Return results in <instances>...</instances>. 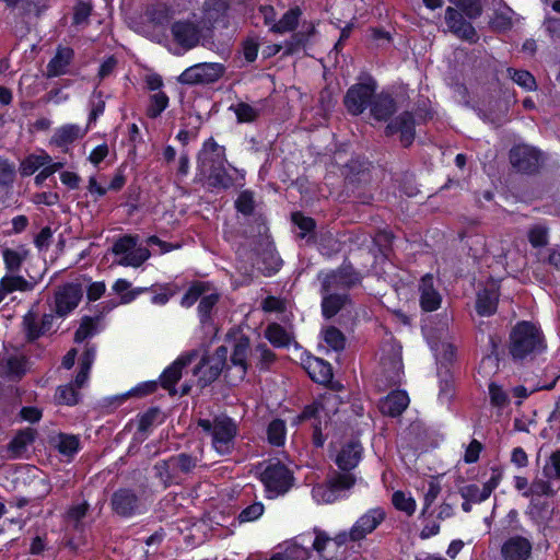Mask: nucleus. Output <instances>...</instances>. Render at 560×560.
<instances>
[{"label":"nucleus","instance_id":"9d476101","mask_svg":"<svg viewBox=\"0 0 560 560\" xmlns=\"http://www.w3.org/2000/svg\"><path fill=\"white\" fill-rule=\"evenodd\" d=\"M224 73V67L218 62H202L187 68L178 77L183 84H208L218 81Z\"/></svg>","mask_w":560,"mask_h":560},{"label":"nucleus","instance_id":"39448f33","mask_svg":"<svg viewBox=\"0 0 560 560\" xmlns=\"http://www.w3.org/2000/svg\"><path fill=\"white\" fill-rule=\"evenodd\" d=\"M199 425L211 435V444L218 455L232 454L237 435L235 421L229 417H217L213 421L200 420Z\"/></svg>","mask_w":560,"mask_h":560},{"label":"nucleus","instance_id":"603ef678","mask_svg":"<svg viewBox=\"0 0 560 560\" xmlns=\"http://www.w3.org/2000/svg\"><path fill=\"white\" fill-rule=\"evenodd\" d=\"M218 300H219L218 293L210 291V290L202 295V298L200 299L199 305H198V314H199L201 323H205L208 319V317H209L213 306L217 304Z\"/></svg>","mask_w":560,"mask_h":560},{"label":"nucleus","instance_id":"393cba45","mask_svg":"<svg viewBox=\"0 0 560 560\" xmlns=\"http://www.w3.org/2000/svg\"><path fill=\"white\" fill-rule=\"evenodd\" d=\"M410 405L406 389H392L387 393V418H399Z\"/></svg>","mask_w":560,"mask_h":560},{"label":"nucleus","instance_id":"412c9836","mask_svg":"<svg viewBox=\"0 0 560 560\" xmlns=\"http://www.w3.org/2000/svg\"><path fill=\"white\" fill-rule=\"evenodd\" d=\"M500 292L498 288L485 287L478 290L476 295L475 310L481 317H490L498 311Z\"/></svg>","mask_w":560,"mask_h":560},{"label":"nucleus","instance_id":"20e7f679","mask_svg":"<svg viewBox=\"0 0 560 560\" xmlns=\"http://www.w3.org/2000/svg\"><path fill=\"white\" fill-rule=\"evenodd\" d=\"M225 162L223 147L211 139L203 143L198 155V170L202 176L208 177L214 187L226 188L232 185V178L224 166Z\"/></svg>","mask_w":560,"mask_h":560},{"label":"nucleus","instance_id":"c85d7f7f","mask_svg":"<svg viewBox=\"0 0 560 560\" xmlns=\"http://www.w3.org/2000/svg\"><path fill=\"white\" fill-rule=\"evenodd\" d=\"M73 58V50L68 47H60L54 58L47 65L48 77H59L67 72L68 66Z\"/></svg>","mask_w":560,"mask_h":560},{"label":"nucleus","instance_id":"680f3d73","mask_svg":"<svg viewBox=\"0 0 560 560\" xmlns=\"http://www.w3.org/2000/svg\"><path fill=\"white\" fill-rule=\"evenodd\" d=\"M97 332V325L93 318L85 317L82 319L80 327L75 331L74 340L82 342Z\"/></svg>","mask_w":560,"mask_h":560},{"label":"nucleus","instance_id":"bf43d9fd","mask_svg":"<svg viewBox=\"0 0 560 560\" xmlns=\"http://www.w3.org/2000/svg\"><path fill=\"white\" fill-rule=\"evenodd\" d=\"M15 166L8 160L0 159V188L8 189L13 185Z\"/></svg>","mask_w":560,"mask_h":560},{"label":"nucleus","instance_id":"37998d69","mask_svg":"<svg viewBox=\"0 0 560 560\" xmlns=\"http://www.w3.org/2000/svg\"><path fill=\"white\" fill-rule=\"evenodd\" d=\"M26 255L27 249L23 246H19L16 248H5L2 253L5 267L11 271H15L21 267V264L25 259Z\"/></svg>","mask_w":560,"mask_h":560},{"label":"nucleus","instance_id":"49530a36","mask_svg":"<svg viewBox=\"0 0 560 560\" xmlns=\"http://www.w3.org/2000/svg\"><path fill=\"white\" fill-rule=\"evenodd\" d=\"M299 15L298 9L289 10L278 22L272 24L271 31L280 34L292 31L298 24Z\"/></svg>","mask_w":560,"mask_h":560},{"label":"nucleus","instance_id":"69168bd1","mask_svg":"<svg viewBox=\"0 0 560 560\" xmlns=\"http://www.w3.org/2000/svg\"><path fill=\"white\" fill-rule=\"evenodd\" d=\"M489 24L493 31L499 33L508 32L513 26L512 18L503 12H495Z\"/></svg>","mask_w":560,"mask_h":560},{"label":"nucleus","instance_id":"774afa93","mask_svg":"<svg viewBox=\"0 0 560 560\" xmlns=\"http://www.w3.org/2000/svg\"><path fill=\"white\" fill-rule=\"evenodd\" d=\"M483 450V445L476 439H472L467 445L464 454V462L466 464H475L479 460L480 453Z\"/></svg>","mask_w":560,"mask_h":560},{"label":"nucleus","instance_id":"4c0bfd02","mask_svg":"<svg viewBox=\"0 0 560 560\" xmlns=\"http://www.w3.org/2000/svg\"><path fill=\"white\" fill-rule=\"evenodd\" d=\"M198 459L187 454H179L178 456L170 457L164 460L161 467L172 468L173 470H180L189 472L196 467Z\"/></svg>","mask_w":560,"mask_h":560},{"label":"nucleus","instance_id":"a18cd8bd","mask_svg":"<svg viewBox=\"0 0 560 560\" xmlns=\"http://www.w3.org/2000/svg\"><path fill=\"white\" fill-rule=\"evenodd\" d=\"M551 480L546 479H535L530 483L529 488L523 492V497L528 498L530 495L536 497H548L552 498L556 495V490L552 488Z\"/></svg>","mask_w":560,"mask_h":560},{"label":"nucleus","instance_id":"052dcab7","mask_svg":"<svg viewBox=\"0 0 560 560\" xmlns=\"http://www.w3.org/2000/svg\"><path fill=\"white\" fill-rule=\"evenodd\" d=\"M325 342L332 350H341L345 347V337L340 330L335 327H328L323 331Z\"/></svg>","mask_w":560,"mask_h":560},{"label":"nucleus","instance_id":"a211bd4d","mask_svg":"<svg viewBox=\"0 0 560 560\" xmlns=\"http://www.w3.org/2000/svg\"><path fill=\"white\" fill-rule=\"evenodd\" d=\"M171 32L174 40L185 49L196 47L202 37V30L196 23L188 20L173 23Z\"/></svg>","mask_w":560,"mask_h":560},{"label":"nucleus","instance_id":"e433bc0d","mask_svg":"<svg viewBox=\"0 0 560 560\" xmlns=\"http://www.w3.org/2000/svg\"><path fill=\"white\" fill-rule=\"evenodd\" d=\"M270 560H311V551L298 544H289L282 552L276 553Z\"/></svg>","mask_w":560,"mask_h":560},{"label":"nucleus","instance_id":"ddd939ff","mask_svg":"<svg viewBox=\"0 0 560 560\" xmlns=\"http://www.w3.org/2000/svg\"><path fill=\"white\" fill-rule=\"evenodd\" d=\"M27 369L24 352L18 348H4L0 353V377L8 380L20 378Z\"/></svg>","mask_w":560,"mask_h":560},{"label":"nucleus","instance_id":"79ce46f5","mask_svg":"<svg viewBox=\"0 0 560 560\" xmlns=\"http://www.w3.org/2000/svg\"><path fill=\"white\" fill-rule=\"evenodd\" d=\"M265 336L275 347H287L291 342V335L278 324L269 325Z\"/></svg>","mask_w":560,"mask_h":560},{"label":"nucleus","instance_id":"aec40b11","mask_svg":"<svg viewBox=\"0 0 560 560\" xmlns=\"http://www.w3.org/2000/svg\"><path fill=\"white\" fill-rule=\"evenodd\" d=\"M420 292V307L423 312H434L440 308L442 303V296L440 292L434 288V278L431 273H425L420 279L419 283Z\"/></svg>","mask_w":560,"mask_h":560},{"label":"nucleus","instance_id":"423d86ee","mask_svg":"<svg viewBox=\"0 0 560 560\" xmlns=\"http://www.w3.org/2000/svg\"><path fill=\"white\" fill-rule=\"evenodd\" d=\"M260 480L266 488L267 497L273 499L291 488L293 477L285 465L271 460L260 474Z\"/></svg>","mask_w":560,"mask_h":560},{"label":"nucleus","instance_id":"ea45409f","mask_svg":"<svg viewBox=\"0 0 560 560\" xmlns=\"http://www.w3.org/2000/svg\"><path fill=\"white\" fill-rule=\"evenodd\" d=\"M287 438V428L284 421L280 419L272 420L267 428L268 442L273 446L284 445Z\"/></svg>","mask_w":560,"mask_h":560},{"label":"nucleus","instance_id":"72a5a7b5","mask_svg":"<svg viewBox=\"0 0 560 560\" xmlns=\"http://www.w3.org/2000/svg\"><path fill=\"white\" fill-rule=\"evenodd\" d=\"M86 132V129H82L78 125H66L56 130L52 141L57 145H66L73 142L74 140L82 138Z\"/></svg>","mask_w":560,"mask_h":560},{"label":"nucleus","instance_id":"dca6fc26","mask_svg":"<svg viewBox=\"0 0 560 560\" xmlns=\"http://www.w3.org/2000/svg\"><path fill=\"white\" fill-rule=\"evenodd\" d=\"M230 7L226 0H206L202 5L201 23L205 27L229 26Z\"/></svg>","mask_w":560,"mask_h":560},{"label":"nucleus","instance_id":"c9c22d12","mask_svg":"<svg viewBox=\"0 0 560 560\" xmlns=\"http://www.w3.org/2000/svg\"><path fill=\"white\" fill-rule=\"evenodd\" d=\"M130 288H131V283L129 281H127L126 279H118L114 283L113 291L120 295V304L131 303L133 300H136V298L138 295H140L141 293H143L145 291V289H143V288H136V289H130Z\"/></svg>","mask_w":560,"mask_h":560},{"label":"nucleus","instance_id":"7c9ffc66","mask_svg":"<svg viewBox=\"0 0 560 560\" xmlns=\"http://www.w3.org/2000/svg\"><path fill=\"white\" fill-rule=\"evenodd\" d=\"M439 376V400L442 404H450L455 396V380L451 370L446 369L438 373Z\"/></svg>","mask_w":560,"mask_h":560},{"label":"nucleus","instance_id":"3c124183","mask_svg":"<svg viewBox=\"0 0 560 560\" xmlns=\"http://www.w3.org/2000/svg\"><path fill=\"white\" fill-rule=\"evenodd\" d=\"M527 238L532 247L541 248L548 244V229L544 225L536 224L529 229Z\"/></svg>","mask_w":560,"mask_h":560},{"label":"nucleus","instance_id":"1a4fd4ad","mask_svg":"<svg viewBox=\"0 0 560 560\" xmlns=\"http://www.w3.org/2000/svg\"><path fill=\"white\" fill-rule=\"evenodd\" d=\"M509 160L516 172L532 175L539 171L541 152L528 144H515L509 151Z\"/></svg>","mask_w":560,"mask_h":560},{"label":"nucleus","instance_id":"13d9d810","mask_svg":"<svg viewBox=\"0 0 560 560\" xmlns=\"http://www.w3.org/2000/svg\"><path fill=\"white\" fill-rule=\"evenodd\" d=\"M59 452L66 456H72L79 450V440L74 435L60 434L57 440Z\"/></svg>","mask_w":560,"mask_h":560},{"label":"nucleus","instance_id":"473e14b6","mask_svg":"<svg viewBox=\"0 0 560 560\" xmlns=\"http://www.w3.org/2000/svg\"><path fill=\"white\" fill-rule=\"evenodd\" d=\"M506 73L508 77L524 91L533 92L537 90L536 79L528 70L509 67Z\"/></svg>","mask_w":560,"mask_h":560},{"label":"nucleus","instance_id":"338daca9","mask_svg":"<svg viewBox=\"0 0 560 560\" xmlns=\"http://www.w3.org/2000/svg\"><path fill=\"white\" fill-rule=\"evenodd\" d=\"M56 399L60 404L74 405L78 401V392L71 384L60 386L57 390Z\"/></svg>","mask_w":560,"mask_h":560},{"label":"nucleus","instance_id":"9b49d317","mask_svg":"<svg viewBox=\"0 0 560 560\" xmlns=\"http://www.w3.org/2000/svg\"><path fill=\"white\" fill-rule=\"evenodd\" d=\"M229 349L226 346L219 347L210 358L202 359L194 373L199 378L201 386L213 382L226 365Z\"/></svg>","mask_w":560,"mask_h":560},{"label":"nucleus","instance_id":"bb28decb","mask_svg":"<svg viewBox=\"0 0 560 560\" xmlns=\"http://www.w3.org/2000/svg\"><path fill=\"white\" fill-rule=\"evenodd\" d=\"M361 445L357 441H351L345 445L338 453L336 464L342 470H350L354 468L361 458Z\"/></svg>","mask_w":560,"mask_h":560},{"label":"nucleus","instance_id":"5701e85b","mask_svg":"<svg viewBox=\"0 0 560 560\" xmlns=\"http://www.w3.org/2000/svg\"><path fill=\"white\" fill-rule=\"evenodd\" d=\"M195 357H197V352L191 351L190 353L179 357L175 362H173V364L170 365L161 375V385L174 394L175 390L173 387L179 380L183 368L189 364Z\"/></svg>","mask_w":560,"mask_h":560},{"label":"nucleus","instance_id":"b1692460","mask_svg":"<svg viewBox=\"0 0 560 560\" xmlns=\"http://www.w3.org/2000/svg\"><path fill=\"white\" fill-rule=\"evenodd\" d=\"M304 369L310 377L320 384H326L332 378L331 366L328 362L316 357H307L304 361Z\"/></svg>","mask_w":560,"mask_h":560},{"label":"nucleus","instance_id":"6e6d98bb","mask_svg":"<svg viewBox=\"0 0 560 560\" xmlns=\"http://www.w3.org/2000/svg\"><path fill=\"white\" fill-rule=\"evenodd\" d=\"M488 389L491 406L502 408L509 404V396L501 385L490 382Z\"/></svg>","mask_w":560,"mask_h":560},{"label":"nucleus","instance_id":"f03ea898","mask_svg":"<svg viewBox=\"0 0 560 560\" xmlns=\"http://www.w3.org/2000/svg\"><path fill=\"white\" fill-rule=\"evenodd\" d=\"M360 275L351 266L345 265L338 271L325 275L323 278L322 308L325 317H332L346 302L341 293L360 282Z\"/></svg>","mask_w":560,"mask_h":560},{"label":"nucleus","instance_id":"7ed1b4c3","mask_svg":"<svg viewBox=\"0 0 560 560\" xmlns=\"http://www.w3.org/2000/svg\"><path fill=\"white\" fill-rule=\"evenodd\" d=\"M547 342L542 330L529 320H520L510 332L509 352L514 362L545 352Z\"/></svg>","mask_w":560,"mask_h":560},{"label":"nucleus","instance_id":"f3484780","mask_svg":"<svg viewBox=\"0 0 560 560\" xmlns=\"http://www.w3.org/2000/svg\"><path fill=\"white\" fill-rule=\"evenodd\" d=\"M82 294L80 284L67 283L59 287L55 293V312L59 316H67L79 305Z\"/></svg>","mask_w":560,"mask_h":560},{"label":"nucleus","instance_id":"0e129e2a","mask_svg":"<svg viewBox=\"0 0 560 560\" xmlns=\"http://www.w3.org/2000/svg\"><path fill=\"white\" fill-rule=\"evenodd\" d=\"M336 536L334 538H329L325 533L317 530L316 537L313 541V548L320 557H326L325 550L327 547L336 546L341 547L342 545H338L336 541Z\"/></svg>","mask_w":560,"mask_h":560},{"label":"nucleus","instance_id":"f704fd0d","mask_svg":"<svg viewBox=\"0 0 560 560\" xmlns=\"http://www.w3.org/2000/svg\"><path fill=\"white\" fill-rule=\"evenodd\" d=\"M47 163H50V156L47 153L31 154L22 161L20 173L22 176H31Z\"/></svg>","mask_w":560,"mask_h":560},{"label":"nucleus","instance_id":"8fccbe9b","mask_svg":"<svg viewBox=\"0 0 560 560\" xmlns=\"http://www.w3.org/2000/svg\"><path fill=\"white\" fill-rule=\"evenodd\" d=\"M392 503L396 510L405 512L408 516L412 515L416 511L415 499L407 497L405 492L400 490L393 493Z\"/></svg>","mask_w":560,"mask_h":560},{"label":"nucleus","instance_id":"e2e57ef3","mask_svg":"<svg viewBox=\"0 0 560 560\" xmlns=\"http://www.w3.org/2000/svg\"><path fill=\"white\" fill-rule=\"evenodd\" d=\"M168 105V97L162 92H158L151 96L148 107V115L152 118L158 117Z\"/></svg>","mask_w":560,"mask_h":560},{"label":"nucleus","instance_id":"6e6552de","mask_svg":"<svg viewBox=\"0 0 560 560\" xmlns=\"http://www.w3.org/2000/svg\"><path fill=\"white\" fill-rule=\"evenodd\" d=\"M384 520V512L381 509H373L362 515L349 532H341L336 535L338 545H347L349 541H359L372 533Z\"/></svg>","mask_w":560,"mask_h":560},{"label":"nucleus","instance_id":"cd10ccee","mask_svg":"<svg viewBox=\"0 0 560 560\" xmlns=\"http://www.w3.org/2000/svg\"><path fill=\"white\" fill-rule=\"evenodd\" d=\"M33 285L21 276L8 275L0 280V303L4 302L15 291L25 292Z\"/></svg>","mask_w":560,"mask_h":560},{"label":"nucleus","instance_id":"a19ab883","mask_svg":"<svg viewBox=\"0 0 560 560\" xmlns=\"http://www.w3.org/2000/svg\"><path fill=\"white\" fill-rule=\"evenodd\" d=\"M23 329L27 340L33 341L42 336L39 314L28 311L23 318Z\"/></svg>","mask_w":560,"mask_h":560},{"label":"nucleus","instance_id":"5fc2aeb1","mask_svg":"<svg viewBox=\"0 0 560 560\" xmlns=\"http://www.w3.org/2000/svg\"><path fill=\"white\" fill-rule=\"evenodd\" d=\"M559 377H560V374H556L551 382L546 383V384L539 383L532 390H528L524 385H517L512 389V393H513L514 397L520 398V399H525V398L529 397L535 392L553 389Z\"/></svg>","mask_w":560,"mask_h":560},{"label":"nucleus","instance_id":"0eeeda50","mask_svg":"<svg viewBox=\"0 0 560 560\" xmlns=\"http://www.w3.org/2000/svg\"><path fill=\"white\" fill-rule=\"evenodd\" d=\"M113 253L119 257L117 264L125 267H139L149 257L148 248L138 245V238L135 236H124L113 245Z\"/></svg>","mask_w":560,"mask_h":560},{"label":"nucleus","instance_id":"4468645a","mask_svg":"<svg viewBox=\"0 0 560 560\" xmlns=\"http://www.w3.org/2000/svg\"><path fill=\"white\" fill-rule=\"evenodd\" d=\"M534 544L523 535H513L506 538L500 548L502 560H530Z\"/></svg>","mask_w":560,"mask_h":560},{"label":"nucleus","instance_id":"2eb2a0df","mask_svg":"<svg viewBox=\"0 0 560 560\" xmlns=\"http://www.w3.org/2000/svg\"><path fill=\"white\" fill-rule=\"evenodd\" d=\"M399 135L404 148H409L416 138V119L413 113L405 110L387 122V136Z\"/></svg>","mask_w":560,"mask_h":560},{"label":"nucleus","instance_id":"4be33fe9","mask_svg":"<svg viewBox=\"0 0 560 560\" xmlns=\"http://www.w3.org/2000/svg\"><path fill=\"white\" fill-rule=\"evenodd\" d=\"M114 510L124 516H129L141 512L142 504L140 500L130 490H119L114 493L112 499Z\"/></svg>","mask_w":560,"mask_h":560},{"label":"nucleus","instance_id":"4d7b16f0","mask_svg":"<svg viewBox=\"0 0 560 560\" xmlns=\"http://www.w3.org/2000/svg\"><path fill=\"white\" fill-rule=\"evenodd\" d=\"M503 478V469L500 466L491 467V477L482 485V497L487 500L491 493L498 488Z\"/></svg>","mask_w":560,"mask_h":560},{"label":"nucleus","instance_id":"f257e3e1","mask_svg":"<svg viewBox=\"0 0 560 560\" xmlns=\"http://www.w3.org/2000/svg\"><path fill=\"white\" fill-rule=\"evenodd\" d=\"M377 83L369 74L361 75L358 82L349 88L345 95V106L352 115H360L370 108L375 120L385 119V107L382 94L376 93Z\"/></svg>","mask_w":560,"mask_h":560},{"label":"nucleus","instance_id":"c756f323","mask_svg":"<svg viewBox=\"0 0 560 560\" xmlns=\"http://www.w3.org/2000/svg\"><path fill=\"white\" fill-rule=\"evenodd\" d=\"M525 514L536 524L549 522L553 515V509L550 508L548 501L532 499Z\"/></svg>","mask_w":560,"mask_h":560},{"label":"nucleus","instance_id":"a878e982","mask_svg":"<svg viewBox=\"0 0 560 560\" xmlns=\"http://www.w3.org/2000/svg\"><path fill=\"white\" fill-rule=\"evenodd\" d=\"M499 342H500V340L495 335L489 336V345L491 347V352L481 359L479 366H478L479 375L487 377V376L495 374L499 371V363H500L499 353H498Z\"/></svg>","mask_w":560,"mask_h":560},{"label":"nucleus","instance_id":"c03bdc74","mask_svg":"<svg viewBox=\"0 0 560 560\" xmlns=\"http://www.w3.org/2000/svg\"><path fill=\"white\" fill-rule=\"evenodd\" d=\"M312 497L317 503H332L339 499L331 480L327 485L315 486L312 489Z\"/></svg>","mask_w":560,"mask_h":560},{"label":"nucleus","instance_id":"f8f14e48","mask_svg":"<svg viewBox=\"0 0 560 560\" xmlns=\"http://www.w3.org/2000/svg\"><path fill=\"white\" fill-rule=\"evenodd\" d=\"M448 31L456 37L475 44L478 42V34L474 25L465 19L463 12L456 8L447 7L444 15Z\"/></svg>","mask_w":560,"mask_h":560},{"label":"nucleus","instance_id":"864d4df0","mask_svg":"<svg viewBox=\"0 0 560 560\" xmlns=\"http://www.w3.org/2000/svg\"><path fill=\"white\" fill-rule=\"evenodd\" d=\"M209 291V285L205 282H196L194 283L182 299L180 304L184 307H190L192 304L197 302L198 299H201L202 295Z\"/></svg>","mask_w":560,"mask_h":560},{"label":"nucleus","instance_id":"58836bf2","mask_svg":"<svg viewBox=\"0 0 560 560\" xmlns=\"http://www.w3.org/2000/svg\"><path fill=\"white\" fill-rule=\"evenodd\" d=\"M469 20H477L483 12L481 0H448Z\"/></svg>","mask_w":560,"mask_h":560},{"label":"nucleus","instance_id":"de8ad7c7","mask_svg":"<svg viewBox=\"0 0 560 560\" xmlns=\"http://www.w3.org/2000/svg\"><path fill=\"white\" fill-rule=\"evenodd\" d=\"M230 108L234 112L240 122H252L260 113L257 106L243 102L232 105Z\"/></svg>","mask_w":560,"mask_h":560},{"label":"nucleus","instance_id":"2f4dec72","mask_svg":"<svg viewBox=\"0 0 560 560\" xmlns=\"http://www.w3.org/2000/svg\"><path fill=\"white\" fill-rule=\"evenodd\" d=\"M35 439V431L31 428L20 431L9 444V452L12 457H21L27 450L28 445Z\"/></svg>","mask_w":560,"mask_h":560},{"label":"nucleus","instance_id":"09e8293b","mask_svg":"<svg viewBox=\"0 0 560 560\" xmlns=\"http://www.w3.org/2000/svg\"><path fill=\"white\" fill-rule=\"evenodd\" d=\"M542 475L548 480H560V448L550 454L542 467Z\"/></svg>","mask_w":560,"mask_h":560},{"label":"nucleus","instance_id":"6ab92c4d","mask_svg":"<svg viewBox=\"0 0 560 560\" xmlns=\"http://www.w3.org/2000/svg\"><path fill=\"white\" fill-rule=\"evenodd\" d=\"M232 348L231 364L228 365V370L232 373L234 380H243L247 370L248 338L241 336L234 340Z\"/></svg>","mask_w":560,"mask_h":560}]
</instances>
